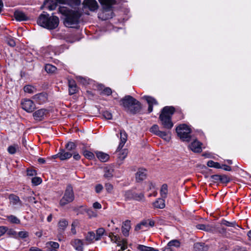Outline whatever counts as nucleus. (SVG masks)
Instances as JSON below:
<instances>
[{"label":"nucleus","instance_id":"7ed1b4c3","mask_svg":"<svg viewBox=\"0 0 251 251\" xmlns=\"http://www.w3.org/2000/svg\"><path fill=\"white\" fill-rule=\"evenodd\" d=\"M121 101V104L128 112L136 114L141 110L142 106L140 102L129 95L126 96Z\"/></svg>","mask_w":251,"mask_h":251},{"label":"nucleus","instance_id":"2f4dec72","mask_svg":"<svg viewBox=\"0 0 251 251\" xmlns=\"http://www.w3.org/2000/svg\"><path fill=\"white\" fill-rule=\"evenodd\" d=\"M45 69L48 73L53 74L55 72L57 68L51 64H47L45 66Z\"/></svg>","mask_w":251,"mask_h":251},{"label":"nucleus","instance_id":"603ef678","mask_svg":"<svg viewBox=\"0 0 251 251\" xmlns=\"http://www.w3.org/2000/svg\"><path fill=\"white\" fill-rule=\"evenodd\" d=\"M134 193L130 191H127L125 192V196L127 199H133Z\"/></svg>","mask_w":251,"mask_h":251},{"label":"nucleus","instance_id":"09e8293b","mask_svg":"<svg viewBox=\"0 0 251 251\" xmlns=\"http://www.w3.org/2000/svg\"><path fill=\"white\" fill-rule=\"evenodd\" d=\"M47 245L48 246H50V247L52 248V249H58L59 247V245L57 242H49L47 243Z\"/></svg>","mask_w":251,"mask_h":251},{"label":"nucleus","instance_id":"4be33fe9","mask_svg":"<svg viewBox=\"0 0 251 251\" xmlns=\"http://www.w3.org/2000/svg\"><path fill=\"white\" fill-rule=\"evenodd\" d=\"M114 169L111 166H106L103 169V176L105 178L109 179L113 176Z\"/></svg>","mask_w":251,"mask_h":251},{"label":"nucleus","instance_id":"e433bc0d","mask_svg":"<svg viewBox=\"0 0 251 251\" xmlns=\"http://www.w3.org/2000/svg\"><path fill=\"white\" fill-rule=\"evenodd\" d=\"M96 236L93 232H89L85 237V239L89 242H91L94 240H96Z\"/></svg>","mask_w":251,"mask_h":251},{"label":"nucleus","instance_id":"9b49d317","mask_svg":"<svg viewBox=\"0 0 251 251\" xmlns=\"http://www.w3.org/2000/svg\"><path fill=\"white\" fill-rule=\"evenodd\" d=\"M83 10L88 9L95 11L98 8V4L96 0H84L82 3Z\"/></svg>","mask_w":251,"mask_h":251},{"label":"nucleus","instance_id":"473e14b6","mask_svg":"<svg viewBox=\"0 0 251 251\" xmlns=\"http://www.w3.org/2000/svg\"><path fill=\"white\" fill-rule=\"evenodd\" d=\"M212 177L216 180H220L223 182H228L229 179L226 176L214 175Z\"/></svg>","mask_w":251,"mask_h":251},{"label":"nucleus","instance_id":"69168bd1","mask_svg":"<svg viewBox=\"0 0 251 251\" xmlns=\"http://www.w3.org/2000/svg\"><path fill=\"white\" fill-rule=\"evenodd\" d=\"M87 213L90 217H96L97 216L96 213L94 212L92 210H88Z\"/></svg>","mask_w":251,"mask_h":251},{"label":"nucleus","instance_id":"bf43d9fd","mask_svg":"<svg viewBox=\"0 0 251 251\" xmlns=\"http://www.w3.org/2000/svg\"><path fill=\"white\" fill-rule=\"evenodd\" d=\"M36 175V171L32 169L27 170V175L28 176H34Z\"/></svg>","mask_w":251,"mask_h":251},{"label":"nucleus","instance_id":"f3484780","mask_svg":"<svg viewBox=\"0 0 251 251\" xmlns=\"http://www.w3.org/2000/svg\"><path fill=\"white\" fill-rule=\"evenodd\" d=\"M147 176V170L143 168L139 169L136 174V179L137 181L144 180Z\"/></svg>","mask_w":251,"mask_h":251},{"label":"nucleus","instance_id":"f8f14e48","mask_svg":"<svg viewBox=\"0 0 251 251\" xmlns=\"http://www.w3.org/2000/svg\"><path fill=\"white\" fill-rule=\"evenodd\" d=\"M111 240L117 244L118 246L121 247V250L122 251L125 250L127 248V242L126 239H121L119 236L112 235V236H110Z\"/></svg>","mask_w":251,"mask_h":251},{"label":"nucleus","instance_id":"8fccbe9b","mask_svg":"<svg viewBox=\"0 0 251 251\" xmlns=\"http://www.w3.org/2000/svg\"><path fill=\"white\" fill-rule=\"evenodd\" d=\"M55 55H56L55 52L53 50H51V51H50L49 52H46L45 54V57L47 59H51L53 58V56Z\"/></svg>","mask_w":251,"mask_h":251},{"label":"nucleus","instance_id":"1a4fd4ad","mask_svg":"<svg viewBox=\"0 0 251 251\" xmlns=\"http://www.w3.org/2000/svg\"><path fill=\"white\" fill-rule=\"evenodd\" d=\"M22 108L28 113L32 112L36 108V105L33 101L28 99H24L21 100Z\"/></svg>","mask_w":251,"mask_h":251},{"label":"nucleus","instance_id":"79ce46f5","mask_svg":"<svg viewBox=\"0 0 251 251\" xmlns=\"http://www.w3.org/2000/svg\"><path fill=\"white\" fill-rule=\"evenodd\" d=\"M169 246L173 249V247H179L180 246V242L177 240H173L170 241L169 243Z\"/></svg>","mask_w":251,"mask_h":251},{"label":"nucleus","instance_id":"4d7b16f0","mask_svg":"<svg viewBox=\"0 0 251 251\" xmlns=\"http://www.w3.org/2000/svg\"><path fill=\"white\" fill-rule=\"evenodd\" d=\"M78 224V221H75L73 222V223L72 224V228L71 230L73 234H75L76 231L75 230V227L77 226Z\"/></svg>","mask_w":251,"mask_h":251},{"label":"nucleus","instance_id":"c9c22d12","mask_svg":"<svg viewBox=\"0 0 251 251\" xmlns=\"http://www.w3.org/2000/svg\"><path fill=\"white\" fill-rule=\"evenodd\" d=\"M150 131L154 134L156 135H158L159 134V133L160 132V130L159 129V126L157 125H153L150 128Z\"/></svg>","mask_w":251,"mask_h":251},{"label":"nucleus","instance_id":"6e6d98bb","mask_svg":"<svg viewBox=\"0 0 251 251\" xmlns=\"http://www.w3.org/2000/svg\"><path fill=\"white\" fill-rule=\"evenodd\" d=\"M102 93L104 95H106L107 96H109V95L111 94L112 90H111V89L110 88L106 87V88H105L103 89V90L102 91Z\"/></svg>","mask_w":251,"mask_h":251},{"label":"nucleus","instance_id":"c03bdc74","mask_svg":"<svg viewBox=\"0 0 251 251\" xmlns=\"http://www.w3.org/2000/svg\"><path fill=\"white\" fill-rule=\"evenodd\" d=\"M66 148L68 151H72L75 149L76 145L74 142H69L66 144Z\"/></svg>","mask_w":251,"mask_h":251},{"label":"nucleus","instance_id":"f257e3e1","mask_svg":"<svg viewBox=\"0 0 251 251\" xmlns=\"http://www.w3.org/2000/svg\"><path fill=\"white\" fill-rule=\"evenodd\" d=\"M58 11L65 16L64 24L66 27H75L78 22L80 14L78 11L70 10L66 7H60Z\"/></svg>","mask_w":251,"mask_h":251},{"label":"nucleus","instance_id":"9d476101","mask_svg":"<svg viewBox=\"0 0 251 251\" xmlns=\"http://www.w3.org/2000/svg\"><path fill=\"white\" fill-rule=\"evenodd\" d=\"M8 199L10 204L14 209L19 210L23 206V203L18 196L13 194H10Z\"/></svg>","mask_w":251,"mask_h":251},{"label":"nucleus","instance_id":"4c0bfd02","mask_svg":"<svg viewBox=\"0 0 251 251\" xmlns=\"http://www.w3.org/2000/svg\"><path fill=\"white\" fill-rule=\"evenodd\" d=\"M84 156L88 159H93L95 158L94 154L88 151H83Z\"/></svg>","mask_w":251,"mask_h":251},{"label":"nucleus","instance_id":"412c9836","mask_svg":"<svg viewBox=\"0 0 251 251\" xmlns=\"http://www.w3.org/2000/svg\"><path fill=\"white\" fill-rule=\"evenodd\" d=\"M58 156L60 160H64L70 158L72 156V153L64 150H61L58 154L54 155V156Z\"/></svg>","mask_w":251,"mask_h":251},{"label":"nucleus","instance_id":"de8ad7c7","mask_svg":"<svg viewBox=\"0 0 251 251\" xmlns=\"http://www.w3.org/2000/svg\"><path fill=\"white\" fill-rule=\"evenodd\" d=\"M102 116L107 120H111L112 118V114L108 111H103L102 113Z\"/></svg>","mask_w":251,"mask_h":251},{"label":"nucleus","instance_id":"20e7f679","mask_svg":"<svg viewBox=\"0 0 251 251\" xmlns=\"http://www.w3.org/2000/svg\"><path fill=\"white\" fill-rule=\"evenodd\" d=\"M174 111L173 106H165L162 109L159 118L164 128L170 130L173 127L174 124L171 118Z\"/></svg>","mask_w":251,"mask_h":251},{"label":"nucleus","instance_id":"680f3d73","mask_svg":"<svg viewBox=\"0 0 251 251\" xmlns=\"http://www.w3.org/2000/svg\"><path fill=\"white\" fill-rule=\"evenodd\" d=\"M7 228L5 226H0V237L3 235L6 231Z\"/></svg>","mask_w":251,"mask_h":251},{"label":"nucleus","instance_id":"393cba45","mask_svg":"<svg viewBox=\"0 0 251 251\" xmlns=\"http://www.w3.org/2000/svg\"><path fill=\"white\" fill-rule=\"evenodd\" d=\"M194 249L195 251H207L208 247L203 243H196L194 244Z\"/></svg>","mask_w":251,"mask_h":251},{"label":"nucleus","instance_id":"a19ab883","mask_svg":"<svg viewBox=\"0 0 251 251\" xmlns=\"http://www.w3.org/2000/svg\"><path fill=\"white\" fill-rule=\"evenodd\" d=\"M105 230L103 228H100L97 230L96 240H99L103 235Z\"/></svg>","mask_w":251,"mask_h":251},{"label":"nucleus","instance_id":"3c124183","mask_svg":"<svg viewBox=\"0 0 251 251\" xmlns=\"http://www.w3.org/2000/svg\"><path fill=\"white\" fill-rule=\"evenodd\" d=\"M150 247H147L142 245H138L137 249L140 251H149Z\"/></svg>","mask_w":251,"mask_h":251},{"label":"nucleus","instance_id":"0e129e2a","mask_svg":"<svg viewBox=\"0 0 251 251\" xmlns=\"http://www.w3.org/2000/svg\"><path fill=\"white\" fill-rule=\"evenodd\" d=\"M163 251H174V249L168 243L167 245L163 249Z\"/></svg>","mask_w":251,"mask_h":251},{"label":"nucleus","instance_id":"49530a36","mask_svg":"<svg viewBox=\"0 0 251 251\" xmlns=\"http://www.w3.org/2000/svg\"><path fill=\"white\" fill-rule=\"evenodd\" d=\"M42 182V179L39 177H34L32 179V183L34 185H38Z\"/></svg>","mask_w":251,"mask_h":251},{"label":"nucleus","instance_id":"f03ea898","mask_svg":"<svg viewBox=\"0 0 251 251\" xmlns=\"http://www.w3.org/2000/svg\"><path fill=\"white\" fill-rule=\"evenodd\" d=\"M59 23V18L54 15L50 16L47 12H43L39 17L38 24L49 29H53L56 28Z\"/></svg>","mask_w":251,"mask_h":251},{"label":"nucleus","instance_id":"864d4df0","mask_svg":"<svg viewBox=\"0 0 251 251\" xmlns=\"http://www.w3.org/2000/svg\"><path fill=\"white\" fill-rule=\"evenodd\" d=\"M105 187L108 193H111L113 189V186L109 183H106L105 184Z\"/></svg>","mask_w":251,"mask_h":251},{"label":"nucleus","instance_id":"6e6552de","mask_svg":"<svg viewBox=\"0 0 251 251\" xmlns=\"http://www.w3.org/2000/svg\"><path fill=\"white\" fill-rule=\"evenodd\" d=\"M75 199V195L73 187L71 185H68L66 187L64 194L60 201L59 204L63 206L67 204L72 202Z\"/></svg>","mask_w":251,"mask_h":251},{"label":"nucleus","instance_id":"5fc2aeb1","mask_svg":"<svg viewBox=\"0 0 251 251\" xmlns=\"http://www.w3.org/2000/svg\"><path fill=\"white\" fill-rule=\"evenodd\" d=\"M223 224L227 226H236V223L235 222H229L227 221H224L223 222Z\"/></svg>","mask_w":251,"mask_h":251},{"label":"nucleus","instance_id":"72a5a7b5","mask_svg":"<svg viewBox=\"0 0 251 251\" xmlns=\"http://www.w3.org/2000/svg\"><path fill=\"white\" fill-rule=\"evenodd\" d=\"M68 225V222L65 219L60 220L58 223V227L60 230H64Z\"/></svg>","mask_w":251,"mask_h":251},{"label":"nucleus","instance_id":"a878e982","mask_svg":"<svg viewBox=\"0 0 251 251\" xmlns=\"http://www.w3.org/2000/svg\"><path fill=\"white\" fill-rule=\"evenodd\" d=\"M122 232L125 236L128 235V232L130 229V221L128 220L126 221L122 226Z\"/></svg>","mask_w":251,"mask_h":251},{"label":"nucleus","instance_id":"5701e85b","mask_svg":"<svg viewBox=\"0 0 251 251\" xmlns=\"http://www.w3.org/2000/svg\"><path fill=\"white\" fill-rule=\"evenodd\" d=\"M71 244L76 250L83 251V243L81 240L74 239L72 241Z\"/></svg>","mask_w":251,"mask_h":251},{"label":"nucleus","instance_id":"c756f323","mask_svg":"<svg viewBox=\"0 0 251 251\" xmlns=\"http://www.w3.org/2000/svg\"><path fill=\"white\" fill-rule=\"evenodd\" d=\"M24 91L26 93L31 94L35 93L37 89L36 87L33 86L27 85L24 87Z\"/></svg>","mask_w":251,"mask_h":251},{"label":"nucleus","instance_id":"39448f33","mask_svg":"<svg viewBox=\"0 0 251 251\" xmlns=\"http://www.w3.org/2000/svg\"><path fill=\"white\" fill-rule=\"evenodd\" d=\"M100 3L102 11L99 15V17L103 20H106L113 17L112 8L116 4L115 0H99Z\"/></svg>","mask_w":251,"mask_h":251},{"label":"nucleus","instance_id":"7c9ffc66","mask_svg":"<svg viewBox=\"0 0 251 251\" xmlns=\"http://www.w3.org/2000/svg\"><path fill=\"white\" fill-rule=\"evenodd\" d=\"M168 192V185L166 184H163L160 189V195L162 198L165 199L167 196Z\"/></svg>","mask_w":251,"mask_h":251},{"label":"nucleus","instance_id":"c85d7f7f","mask_svg":"<svg viewBox=\"0 0 251 251\" xmlns=\"http://www.w3.org/2000/svg\"><path fill=\"white\" fill-rule=\"evenodd\" d=\"M153 205L155 208L162 209L165 207V200L163 198L158 199L154 202Z\"/></svg>","mask_w":251,"mask_h":251},{"label":"nucleus","instance_id":"dca6fc26","mask_svg":"<svg viewBox=\"0 0 251 251\" xmlns=\"http://www.w3.org/2000/svg\"><path fill=\"white\" fill-rule=\"evenodd\" d=\"M143 98L147 101L149 104L148 112L149 113L151 112L152 111V106L157 105L158 104L157 101L154 98L150 96H145Z\"/></svg>","mask_w":251,"mask_h":251},{"label":"nucleus","instance_id":"b1692460","mask_svg":"<svg viewBox=\"0 0 251 251\" xmlns=\"http://www.w3.org/2000/svg\"><path fill=\"white\" fill-rule=\"evenodd\" d=\"M14 17L16 20L19 21H26L28 19L27 16L24 12L20 11H15Z\"/></svg>","mask_w":251,"mask_h":251},{"label":"nucleus","instance_id":"e2e57ef3","mask_svg":"<svg viewBox=\"0 0 251 251\" xmlns=\"http://www.w3.org/2000/svg\"><path fill=\"white\" fill-rule=\"evenodd\" d=\"M93 206L94 208L99 209L101 208V205L98 202H95L93 203Z\"/></svg>","mask_w":251,"mask_h":251},{"label":"nucleus","instance_id":"bb28decb","mask_svg":"<svg viewBox=\"0 0 251 251\" xmlns=\"http://www.w3.org/2000/svg\"><path fill=\"white\" fill-rule=\"evenodd\" d=\"M160 138H162L165 141L169 142L171 140V132L168 131H160L158 135Z\"/></svg>","mask_w":251,"mask_h":251},{"label":"nucleus","instance_id":"a18cd8bd","mask_svg":"<svg viewBox=\"0 0 251 251\" xmlns=\"http://www.w3.org/2000/svg\"><path fill=\"white\" fill-rule=\"evenodd\" d=\"M143 226H145L146 227H148V220L143 221L140 224L136 226V227H135V230H139L140 229H142V227Z\"/></svg>","mask_w":251,"mask_h":251},{"label":"nucleus","instance_id":"ea45409f","mask_svg":"<svg viewBox=\"0 0 251 251\" xmlns=\"http://www.w3.org/2000/svg\"><path fill=\"white\" fill-rule=\"evenodd\" d=\"M7 219L12 223L19 224L20 223V220L14 215L7 216Z\"/></svg>","mask_w":251,"mask_h":251},{"label":"nucleus","instance_id":"423d86ee","mask_svg":"<svg viewBox=\"0 0 251 251\" xmlns=\"http://www.w3.org/2000/svg\"><path fill=\"white\" fill-rule=\"evenodd\" d=\"M127 141V134L124 130H120V142L117 151L118 152V157L121 160L124 159L127 156L128 151L126 149L121 150Z\"/></svg>","mask_w":251,"mask_h":251},{"label":"nucleus","instance_id":"58836bf2","mask_svg":"<svg viewBox=\"0 0 251 251\" xmlns=\"http://www.w3.org/2000/svg\"><path fill=\"white\" fill-rule=\"evenodd\" d=\"M133 199L138 201H141L144 200V196L143 194L140 193H135L133 194Z\"/></svg>","mask_w":251,"mask_h":251},{"label":"nucleus","instance_id":"338daca9","mask_svg":"<svg viewBox=\"0 0 251 251\" xmlns=\"http://www.w3.org/2000/svg\"><path fill=\"white\" fill-rule=\"evenodd\" d=\"M27 201L29 202H33V203H36L37 201H35V198L33 197H29L27 198Z\"/></svg>","mask_w":251,"mask_h":251},{"label":"nucleus","instance_id":"cd10ccee","mask_svg":"<svg viewBox=\"0 0 251 251\" xmlns=\"http://www.w3.org/2000/svg\"><path fill=\"white\" fill-rule=\"evenodd\" d=\"M96 154L98 158L101 162H106L109 159V155L104 152L101 151H97L96 152Z\"/></svg>","mask_w":251,"mask_h":251},{"label":"nucleus","instance_id":"774afa93","mask_svg":"<svg viewBox=\"0 0 251 251\" xmlns=\"http://www.w3.org/2000/svg\"><path fill=\"white\" fill-rule=\"evenodd\" d=\"M215 162L212 160H209L207 162V165L208 167H214Z\"/></svg>","mask_w":251,"mask_h":251},{"label":"nucleus","instance_id":"052dcab7","mask_svg":"<svg viewBox=\"0 0 251 251\" xmlns=\"http://www.w3.org/2000/svg\"><path fill=\"white\" fill-rule=\"evenodd\" d=\"M7 44L11 47H14L16 45L15 41L12 38H8L7 40Z\"/></svg>","mask_w":251,"mask_h":251},{"label":"nucleus","instance_id":"2eb2a0df","mask_svg":"<svg viewBox=\"0 0 251 251\" xmlns=\"http://www.w3.org/2000/svg\"><path fill=\"white\" fill-rule=\"evenodd\" d=\"M62 0H46L44 6L50 10L55 9L58 3H64Z\"/></svg>","mask_w":251,"mask_h":251},{"label":"nucleus","instance_id":"ddd939ff","mask_svg":"<svg viewBox=\"0 0 251 251\" xmlns=\"http://www.w3.org/2000/svg\"><path fill=\"white\" fill-rule=\"evenodd\" d=\"M48 114V110L46 109L42 108L35 111L33 113V116L35 120L42 121Z\"/></svg>","mask_w":251,"mask_h":251},{"label":"nucleus","instance_id":"aec40b11","mask_svg":"<svg viewBox=\"0 0 251 251\" xmlns=\"http://www.w3.org/2000/svg\"><path fill=\"white\" fill-rule=\"evenodd\" d=\"M196 228L208 232H213L215 230V227L211 225L198 224L196 225Z\"/></svg>","mask_w":251,"mask_h":251},{"label":"nucleus","instance_id":"37998d69","mask_svg":"<svg viewBox=\"0 0 251 251\" xmlns=\"http://www.w3.org/2000/svg\"><path fill=\"white\" fill-rule=\"evenodd\" d=\"M28 232L26 231H21L18 233V238L24 239L28 236Z\"/></svg>","mask_w":251,"mask_h":251},{"label":"nucleus","instance_id":"a211bd4d","mask_svg":"<svg viewBox=\"0 0 251 251\" xmlns=\"http://www.w3.org/2000/svg\"><path fill=\"white\" fill-rule=\"evenodd\" d=\"M201 144L198 140H195L189 146L190 149L194 152H200L201 151Z\"/></svg>","mask_w":251,"mask_h":251},{"label":"nucleus","instance_id":"f704fd0d","mask_svg":"<svg viewBox=\"0 0 251 251\" xmlns=\"http://www.w3.org/2000/svg\"><path fill=\"white\" fill-rule=\"evenodd\" d=\"M20 147L18 145H14L10 146L7 151L10 154H13L16 152L17 151L19 150Z\"/></svg>","mask_w":251,"mask_h":251},{"label":"nucleus","instance_id":"6ab92c4d","mask_svg":"<svg viewBox=\"0 0 251 251\" xmlns=\"http://www.w3.org/2000/svg\"><path fill=\"white\" fill-rule=\"evenodd\" d=\"M69 93L72 95L76 93L77 91V88L75 81L73 79L68 80Z\"/></svg>","mask_w":251,"mask_h":251},{"label":"nucleus","instance_id":"4468645a","mask_svg":"<svg viewBox=\"0 0 251 251\" xmlns=\"http://www.w3.org/2000/svg\"><path fill=\"white\" fill-rule=\"evenodd\" d=\"M32 99L38 104H42L47 101V95L45 93H40L34 95Z\"/></svg>","mask_w":251,"mask_h":251},{"label":"nucleus","instance_id":"0eeeda50","mask_svg":"<svg viewBox=\"0 0 251 251\" xmlns=\"http://www.w3.org/2000/svg\"><path fill=\"white\" fill-rule=\"evenodd\" d=\"M176 132L182 140L188 141L190 140L191 129L187 125L182 124L177 126Z\"/></svg>","mask_w":251,"mask_h":251},{"label":"nucleus","instance_id":"13d9d810","mask_svg":"<svg viewBox=\"0 0 251 251\" xmlns=\"http://www.w3.org/2000/svg\"><path fill=\"white\" fill-rule=\"evenodd\" d=\"M102 189H103V186L100 184H97L95 187V191H96V193H100L102 191Z\"/></svg>","mask_w":251,"mask_h":251}]
</instances>
